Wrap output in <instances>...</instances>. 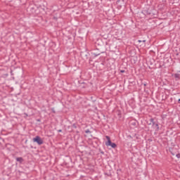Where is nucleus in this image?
I'll return each instance as SVG.
<instances>
[{"label":"nucleus","mask_w":180,"mask_h":180,"mask_svg":"<svg viewBox=\"0 0 180 180\" xmlns=\"http://www.w3.org/2000/svg\"><path fill=\"white\" fill-rule=\"evenodd\" d=\"M105 139H107V141L105 142V146H107V147H112V148H116L117 145L115 143H112V141H110V137L106 136Z\"/></svg>","instance_id":"obj_1"},{"label":"nucleus","mask_w":180,"mask_h":180,"mask_svg":"<svg viewBox=\"0 0 180 180\" xmlns=\"http://www.w3.org/2000/svg\"><path fill=\"white\" fill-rule=\"evenodd\" d=\"M32 140H33L34 143H37V144H39V146H41V144H43V140L39 136H36Z\"/></svg>","instance_id":"obj_2"},{"label":"nucleus","mask_w":180,"mask_h":180,"mask_svg":"<svg viewBox=\"0 0 180 180\" xmlns=\"http://www.w3.org/2000/svg\"><path fill=\"white\" fill-rule=\"evenodd\" d=\"M150 120V123H152L153 129H154L155 130H160V127H158V123L154 122V119L151 118Z\"/></svg>","instance_id":"obj_3"},{"label":"nucleus","mask_w":180,"mask_h":180,"mask_svg":"<svg viewBox=\"0 0 180 180\" xmlns=\"http://www.w3.org/2000/svg\"><path fill=\"white\" fill-rule=\"evenodd\" d=\"M16 160L17 161H22V158H17Z\"/></svg>","instance_id":"obj_4"},{"label":"nucleus","mask_w":180,"mask_h":180,"mask_svg":"<svg viewBox=\"0 0 180 180\" xmlns=\"http://www.w3.org/2000/svg\"><path fill=\"white\" fill-rule=\"evenodd\" d=\"M178 158H180V154H177L176 156Z\"/></svg>","instance_id":"obj_5"},{"label":"nucleus","mask_w":180,"mask_h":180,"mask_svg":"<svg viewBox=\"0 0 180 180\" xmlns=\"http://www.w3.org/2000/svg\"><path fill=\"white\" fill-rule=\"evenodd\" d=\"M86 133H90L89 130L86 131Z\"/></svg>","instance_id":"obj_6"},{"label":"nucleus","mask_w":180,"mask_h":180,"mask_svg":"<svg viewBox=\"0 0 180 180\" xmlns=\"http://www.w3.org/2000/svg\"><path fill=\"white\" fill-rule=\"evenodd\" d=\"M121 72H124V70H122Z\"/></svg>","instance_id":"obj_7"},{"label":"nucleus","mask_w":180,"mask_h":180,"mask_svg":"<svg viewBox=\"0 0 180 180\" xmlns=\"http://www.w3.org/2000/svg\"><path fill=\"white\" fill-rule=\"evenodd\" d=\"M139 42H141V40H139Z\"/></svg>","instance_id":"obj_8"},{"label":"nucleus","mask_w":180,"mask_h":180,"mask_svg":"<svg viewBox=\"0 0 180 180\" xmlns=\"http://www.w3.org/2000/svg\"><path fill=\"white\" fill-rule=\"evenodd\" d=\"M179 102H180V98L179 99Z\"/></svg>","instance_id":"obj_9"},{"label":"nucleus","mask_w":180,"mask_h":180,"mask_svg":"<svg viewBox=\"0 0 180 180\" xmlns=\"http://www.w3.org/2000/svg\"><path fill=\"white\" fill-rule=\"evenodd\" d=\"M59 131H61V130H59Z\"/></svg>","instance_id":"obj_10"},{"label":"nucleus","mask_w":180,"mask_h":180,"mask_svg":"<svg viewBox=\"0 0 180 180\" xmlns=\"http://www.w3.org/2000/svg\"><path fill=\"white\" fill-rule=\"evenodd\" d=\"M149 124H151V123H150Z\"/></svg>","instance_id":"obj_11"}]
</instances>
